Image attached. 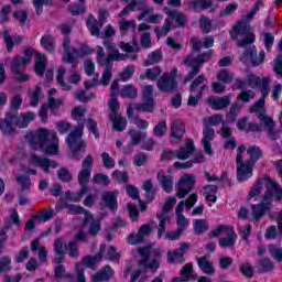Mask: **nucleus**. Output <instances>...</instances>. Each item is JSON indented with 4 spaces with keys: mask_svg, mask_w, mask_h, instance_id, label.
I'll use <instances>...</instances> for the list:
<instances>
[{
    "mask_svg": "<svg viewBox=\"0 0 282 282\" xmlns=\"http://www.w3.org/2000/svg\"><path fill=\"white\" fill-rule=\"evenodd\" d=\"M181 276H183V281H191V279H195V271H193V263H187L182 268Z\"/></svg>",
    "mask_w": 282,
    "mask_h": 282,
    "instance_id": "56",
    "label": "nucleus"
},
{
    "mask_svg": "<svg viewBox=\"0 0 282 282\" xmlns=\"http://www.w3.org/2000/svg\"><path fill=\"white\" fill-rule=\"evenodd\" d=\"M204 189L207 202H217V185H206Z\"/></svg>",
    "mask_w": 282,
    "mask_h": 282,
    "instance_id": "53",
    "label": "nucleus"
},
{
    "mask_svg": "<svg viewBox=\"0 0 282 282\" xmlns=\"http://www.w3.org/2000/svg\"><path fill=\"white\" fill-rule=\"evenodd\" d=\"M83 131H85V123H78L66 138V143L72 151L74 160H80V154L78 153H80L82 149L85 151V147H87L85 141H83Z\"/></svg>",
    "mask_w": 282,
    "mask_h": 282,
    "instance_id": "5",
    "label": "nucleus"
},
{
    "mask_svg": "<svg viewBox=\"0 0 282 282\" xmlns=\"http://www.w3.org/2000/svg\"><path fill=\"white\" fill-rule=\"evenodd\" d=\"M258 118L268 127L270 140H279L281 138V131L274 129V120L265 116V110L258 112Z\"/></svg>",
    "mask_w": 282,
    "mask_h": 282,
    "instance_id": "19",
    "label": "nucleus"
},
{
    "mask_svg": "<svg viewBox=\"0 0 282 282\" xmlns=\"http://www.w3.org/2000/svg\"><path fill=\"white\" fill-rule=\"evenodd\" d=\"M270 77H264L261 79L260 91L262 94V98L259 99L258 102L251 107V113H259L260 111H263V106L265 105V97L270 93Z\"/></svg>",
    "mask_w": 282,
    "mask_h": 282,
    "instance_id": "16",
    "label": "nucleus"
},
{
    "mask_svg": "<svg viewBox=\"0 0 282 282\" xmlns=\"http://www.w3.org/2000/svg\"><path fill=\"white\" fill-rule=\"evenodd\" d=\"M193 153H195V143L193 142V139H187L185 144L175 151V156L178 160H188Z\"/></svg>",
    "mask_w": 282,
    "mask_h": 282,
    "instance_id": "25",
    "label": "nucleus"
},
{
    "mask_svg": "<svg viewBox=\"0 0 282 282\" xmlns=\"http://www.w3.org/2000/svg\"><path fill=\"white\" fill-rule=\"evenodd\" d=\"M128 56L132 61H135L138 58V55H129V54H122L118 50H113L108 55L105 53V48L102 46H97V64L99 67H113L112 61H127Z\"/></svg>",
    "mask_w": 282,
    "mask_h": 282,
    "instance_id": "7",
    "label": "nucleus"
},
{
    "mask_svg": "<svg viewBox=\"0 0 282 282\" xmlns=\"http://www.w3.org/2000/svg\"><path fill=\"white\" fill-rule=\"evenodd\" d=\"M138 253L141 257L138 262L139 269L131 273L130 282H147L149 281V276H142V272H147V270H151V272H158L161 261L160 257H162V249L153 248V246H145L139 248Z\"/></svg>",
    "mask_w": 282,
    "mask_h": 282,
    "instance_id": "2",
    "label": "nucleus"
},
{
    "mask_svg": "<svg viewBox=\"0 0 282 282\" xmlns=\"http://www.w3.org/2000/svg\"><path fill=\"white\" fill-rule=\"evenodd\" d=\"M34 56V51L32 48H26L24 51V56H17L12 61L11 69L14 74H21L25 69V65H29Z\"/></svg>",
    "mask_w": 282,
    "mask_h": 282,
    "instance_id": "15",
    "label": "nucleus"
},
{
    "mask_svg": "<svg viewBox=\"0 0 282 282\" xmlns=\"http://www.w3.org/2000/svg\"><path fill=\"white\" fill-rule=\"evenodd\" d=\"M68 256L72 259H78V257H80V251L78 250V243H76V241H69L66 246H65Z\"/></svg>",
    "mask_w": 282,
    "mask_h": 282,
    "instance_id": "57",
    "label": "nucleus"
},
{
    "mask_svg": "<svg viewBox=\"0 0 282 282\" xmlns=\"http://www.w3.org/2000/svg\"><path fill=\"white\" fill-rule=\"evenodd\" d=\"M186 133V127L184 122L180 119H175L171 124V137L175 140H182Z\"/></svg>",
    "mask_w": 282,
    "mask_h": 282,
    "instance_id": "34",
    "label": "nucleus"
},
{
    "mask_svg": "<svg viewBox=\"0 0 282 282\" xmlns=\"http://www.w3.org/2000/svg\"><path fill=\"white\" fill-rule=\"evenodd\" d=\"M191 248L188 242L181 243L180 248L174 251H167L169 263H184V252Z\"/></svg>",
    "mask_w": 282,
    "mask_h": 282,
    "instance_id": "21",
    "label": "nucleus"
},
{
    "mask_svg": "<svg viewBox=\"0 0 282 282\" xmlns=\"http://www.w3.org/2000/svg\"><path fill=\"white\" fill-rule=\"evenodd\" d=\"M210 56H213V52L203 53L198 56L187 55L183 63L192 69L184 79V83H191L197 74H199L204 63L210 61Z\"/></svg>",
    "mask_w": 282,
    "mask_h": 282,
    "instance_id": "6",
    "label": "nucleus"
},
{
    "mask_svg": "<svg viewBox=\"0 0 282 282\" xmlns=\"http://www.w3.org/2000/svg\"><path fill=\"white\" fill-rule=\"evenodd\" d=\"M191 8L195 10V12H202V10H208L210 6H213L212 0H191L189 1Z\"/></svg>",
    "mask_w": 282,
    "mask_h": 282,
    "instance_id": "46",
    "label": "nucleus"
},
{
    "mask_svg": "<svg viewBox=\"0 0 282 282\" xmlns=\"http://www.w3.org/2000/svg\"><path fill=\"white\" fill-rule=\"evenodd\" d=\"M32 164H36V166H41L44 173H50V169H57L58 163L56 161H52L50 159L41 158L36 154L31 155Z\"/></svg>",
    "mask_w": 282,
    "mask_h": 282,
    "instance_id": "24",
    "label": "nucleus"
},
{
    "mask_svg": "<svg viewBox=\"0 0 282 282\" xmlns=\"http://www.w3.org/2000/svg\"><path fill=\"white\" fill-rule=\"evenodd\" d=\"M208 230V223L206 219H197L194 223V231L196 235H202V232H206Z\"/></svg>",
    "mask_w": 282,
    "mask_h": 282,
    "instance_id": "61",
    "label": "nucleus"
},
{
    "mask_svg": "<svg viewBox=\"0 0 282 282\" xmlns=\"http://www.w3.org/2000/svg\"><path fill=\"white\" fill-rule=\"evenodd\" d=\"M36 118V115L34 112H24L20 115V118L17 119V112H15V126L19 127L20 129H25L32 120Z\"/></svg>",
    "mask_w": 282,
    "mask_h": 282,
    "instance_id": "41",
    "label": "nucleus"
},
{
    "mask_svg": "<svg viewBox=\"0 0 282 282\" xmlns=\"http://www.w3.org/2000/svg\"><path fill=\"white\" fill-rule=\"evenodd\" d=\"M105 250H107V245H101L97 254L84 257L83 265H86V268H91V270H96V263H100V261H102Z\"/></svg>",
    "mask_w": 282,
    "mask_h": 282,
    "instance_id": "26",
    "label": "nucleus"
},
{
    "mask_svg": "<svg viewBox=\"0 0 282 282\" xmlns=\"http://www.w3.org/2000/svg\"><path fill=\"white\" fill-rule=\"evenodd\" d=\"M109 119L116 131H124V129H127V118L120 115H115V117H109Z\"/></svg>",
    "mask_w": 282,
    "mask_h": 282,
    "instance_id": "44",
    "label": "nucleus"
},
{
    "mask_svg": "<svg viewBox=\"0 0 282 282\" xmlns=\"http://www.w3.org/2000/svg\"><path fill=\"white\" fill-rule=\"evenodd\" d=\"M62 46L65 52V56L63 57L64 63H74V56H77L78 52H76V48L72 47V40L65 37Z\"/></svg>",
    "mask_w": 282,
    "mask_h": 282,
    "instance_id": "33",
    "label": "nucleus"
},
{
    "mask_svg": "<svg viewBox=\"0 0 282 282\" xmlns=\"http://www.w3.org/2000/svg\"><path fill=\"white\" fill-rule=\"evenodd\" d=\"M209 237H223L219 240L220 248H232L237 243L235 229L225 225H219L215 230L209 232Z\"/></svg>",
    "mask_w": 282,
    "mask_h": 282,
    "instance_id": "9",
    "label": "nucleus"
},
{
    "mask_svg": "<svg viewBox=\"0 0 282 282\" xmlns=\"http://www.w3.org/2000/svg\"><path fill=\"white\" fill-rule=\"evenodd\" d=\"M206 82V77L204 75H199L189 86V94H195L198 96H204V91L208 89L204 83Z\"/></svg>",
    "mask_w": 282,
    "mask_h": 282,
    "instance_id": "31",
    "label": "nucleus"
},
{
    "mask_svg": "<svg viewBox=\"0 0 282 282\" xmlns=\"http://www.w3.org/2000/svg\"><path fill=\"white\" fill-rule=\"evenodd\" d=\"M269 254H271V257L273 259H275V261H279V263H281L282 261V249L274 246V245H270L269 246Z\"/></svg>",
    "mask_w": 282,
    "mask_h": 282,
    "instance_id": "64",
    "label": "nucleus"
},
{
    "mask_svg": "<svg viewBox=\"0 0 282 282\" xmlns=\"http://www.w3.org/2000/svg\"><path fill=\"white\" fill-rule=\"evenodd\" d=\"M76 52L77 55H73V62H70V65L74 68L78 66V62H76V58H80V56H87L88 54H91L94 51L87 45H82L79 50L76 48Z\"/></svg>",
    "mask_w": 282,
    "mask_h": 282,
    "instance_id": "50",
    "label": "nucleus"
},
{
    "mask_svg": "<svg viewBox=\"0 0 282 282\" xmlns=\"http://www.w3.org/2000/svg\"><path fill=\"white\" fill-rule=\"evenodd\" d=\"M134 109L138 113L148 112L153 113V109H155V101H145L142 104H135Z\"/></svg>",
    "mask_w": 282,
    "mask_h": 282,
    "instance_id": "51",
    "label": "nucleus"
},
{
    "mask_svg": "<svg viewBox=\"0 0 282 282\" xmlns=\"http://www.w3.org/2000/svg\"><path fill=\"white\" fill-rule=\"evenodd\" d=\"M164 12L167 14V19H174L177 28H184V25H186V17L184 15V13L176 10H171L169 8H165Z\"/></svg>",
    "mask_w": 282,
    "mask_h": 282,
    "instance_id": "36",
    "label": "nucleus"
},
{
    "mask_svg": "<svg viewBox=\"0 0 282 282\" xmlns=\"http://www.w3.org/2000/svg\"><path fill=\"white\" fill-rule=\"evenodd\" d=\"M265 58V52L261 51L257 56V46L252 45L246 48L245 53L240 57V62L245 65L251 63L253 67H259Z\"/></svg>",
    "mask_w": 282,
    "mask_h": 282,
    "instance_id": "11",
    "label": "nucleus"
},
{
    "mask_svg": "<svg viewBox=\"0 0 282 282\" xmlns=\"http://www.w3.org/2000/svg\"><path fill=\"white\" fill-rule=\"evenodd\" d=\"M166 131H169V127L166 126V120H161L153 129V135L156 138H164L166 135Z\"/></svg>",
    "mask_w": 282,
    "mask_h": 282,
    "instance_id": "55",
    "label": "nucleus"
},
{
    "mask_svg": "<svg viewBox=\"0 0 282 282\" xmlns=\"http://www.w3.org/2000/svg\"><path fill=\"white\" fill-rule=\"evenodd\" d=\"M112 69L113 67L105 68L101 75V79L99 74H95L91 82L84 83L85 89L89 90L91 87H98V85H104V87H107L111 82V78H113Z\"/></svg>",
    "mask_w": 282,
    "mask_h": 282,
    "instance_id": "13",
    "label": "nucleus"
},
{
    "mask_svg": "<svg viewBox=\"0 0 282 282\" xmlns=\"http://www.w3.org/2000/svg\"><path fill=\"white\" fill-rule=\"evenodd\" d=\"M158 88L161 91H175L177 89V82L169 78V73H164L158 80Z\"/></svg>",
    "mask_w": 282,
    "mask_h": 282,
    "instance_id": "27",
    "label": "nucleus"
},
{
    "mask_svg": "<svg viewBox=\"0 0 282 282\" xmlns=\"http://www.w3.org/2000/svg\"><path fill=\"white\" fill-rule=\"evenodd\" d=\"M84 226H89L88 235L90 237H96L100 230H102V226L100 225V220L94 218V215L90 213H86V216H84L83 219Z\"/></svg>",
    "mask_w": 282,
    "mask_h": 282,
    "instance_id": "20",
    "label": "nucleus"
},
{
    "mask_svg": "<svg viewBox=\"0 0 282 282\" xmlns=\"http://www.w3.org/2000/svg\"><path fill=\"white\" fill-rule=\"evenodd\" d=\"M40 43L46 52L53 53L56 47V41H54V37L50 34L43 35Z\"/></svg>",
    "mask_w": 282,
    "mask_h": 282,
    "instance_id": "45",
    "label": "nucleus"
},
{
    "mask_svg": "<svg viewBox=\"0 0 282 282\" xmlns=\"http://www.w3.org/2000/svg\"><path fill=\"white\" fill-rule=\"evenodd\" d=\"M111 276H113V269H111L109 265H106L104 269L93 275V282L109 281Z\"/></svg>",
    "mask_w": 282,
    "mask_h": 282,
    "instance_id": "40",
    "label": "nucleus"
},
{
    "mask_svg": "<svg viewBox=\"0 0 282 282\" xmlns=\"http://www.w3.org/2000/svg\"><path fill=\"white\" fill-rule=\"evenodd\" d=\"M94 184H104V186H109L111 184V180L107 174L98 173L93 176Z\"/></svg>",
    "mask_w": 282,
    "mask_h": 282,
    "instance_id": "62",
    "label": "nucleus"
},
{
    "mask_svg": "<svg viewBox=\"0 0 282 282\" xmlns=\"http://www.w3.org/2000/svg\"><path fill=\"white\" fill-rule=\"evenodd\" d=\"M55 264H57L55 268L56 279H72V274L67 273V271L65 270V265H63V262Z\"/></svg>",
    "mask_w": 282,
    "mask_h": 282,
    "instance_id": "60",
    "label": "nucleus"
},
{
    "mask_svg": "<svg viewBox=\"0 0 282 282\" xmlns=\"http://www.w3.org/2000/svg\"><path fill=\"white\" fill-rule=\"evenodd\" d=\"M162 74V68L160 66H155L153 68H148L145 74L140 75L141 80L148 78V80H158V76Z\"/></svg>",
    "mask_w": 282,
    "mask_h": 282,
    "instance_id": "48",
    "label": "nucleus"
},
{
    "mask_svg": "<svg viewBox=\"0 0 282 282\" xmlns=\"http://www.w3.org/2000/svg\"><path fill=\"white\" fill-rule=\"evenodd\" d=\"M128 133L130 135L131 142L126 148H123V153L126 155L132 153L133 147H138L139 142H142V140L147 139V132H142L140 130L131 129L128 131Z\"/></svg>",
    "mask_w": 282,
    "mask_h": 282,
    "instance_id": "18",
    "label": "nucleus"
},
{
    "mask_svg": "<svg viewBox=\"0 0 282 282\" xmlns=\"http://www.w3.org/2000/svg\"><path fill=\"white\" fill-rule=\"evenodd\" d=\"M273 268L274 264L270 258H263L258 262L259 272H270Z\"/></svg>",
    "mask_w": 282,
    "mask_h": 282,
    "instance_id": "59",
    "label": "nucleus"
},
{
    "mask_svg": "<svg viewBox=\"0 0 282 282\" xmlns=\"http://www.w3.org/2000/svg\"><path fill=\"white\" fill-rule=\"evenodd\" d=\"M86 25L93 36H100V30H102L104 25L102 22H99L94 15H90L86 21Z\"/></svg>",
    "mask_w": 282,
    "mask_h": 282,
    "instance_id": "39",
    "label": "nucleus"
},
{
    "mask_svg": "<svg viewBox=\"0 0 282 282\" xmlns=\"http://www.w3.org/2000/svg\"><path fill=\"white\" fill-rule=\"evenodd\" d=\"M14 127H17V111L8 112L4 119L0 120V131L4 135H12Z\"/></svg>",
    "mask_w": 282,
    "mask_h": 282,
    "instance_id": "17",
    "label": "nucleus"
},
{
    "mask_svg": "<svg viewBox=\"0 0 282 282\" xmlns=\"http://www.w3.org/2000/svg\"><path fill=\"white\" fill-rule=\"evenodd\" d=\"M247 153L250 156L251 162H258L259 158L263 155L261 148L253 145L247 149Z\"/></svg>",
    "mask_w": 282,
    "mask_h": 282,
    "instance_id": "58",
    "label": "nucleus"
},
{
    "mask_svg": "<svg viewBox=\"0 0 282 282\" xmlns=\"http://www.w3.org/2000/svg\"><path fill=\"white\" fill-rule=\"evenodd\" d=\"M120 96L121 98H130V100H133L138 98V88L131 84L124 85L120 90Z\"/></svg>",
    "mask_w": 282,
    "mask_h": 282,
    "instance_id": "42",
    "label": "nucleus"
},
{
    "mask_svg": "<svg viewBox=\"0 0 282 282\" xmlns=\"http://www.w3.org/2000/svg\"><path fill=\"white\" fill-rule=\"evenodd\" d=\"M176 186V197H178V199H184V197L193 191V186H195V176L193 174L182 175Z\"/></svg>",
    "mask_w": 282,
    "mask_h": 282,
    "instance_id": "12",
    "label": "nucleus"
},
{
    "mask_svg": "<svg viewBox=\"0 0 282 282\" xmlns=\"http://www.w3.org/2000/svg\"><path fill=\"white\" fill-rule=\"evenodd\" d=\"M155 32H156V36L159 37L165 36L166 34H169V32H171V20L166 19L163 26L155 28Z\"/></svg>",
    "mask_w": 282,
    "mask_h": 282,
    "instance_id": "63",
    "label": "nucleus"
},
{
    "mask_svg": "<svg viewBox=\"0 0 282 282\" xmlns=\"http://www.w3.org/2000/svg\"><path fill=\"white\" fill-rule=\"evenodd\" d=\"M196 261L199 270H202L204 274H208V276H213V274H215V267H213V262L208 256L196 258Z\"/></svg>",
    "mask_w": 282,
    "mask_h": 282,
    "instance_id": "32",
    "label": "nucleus"
},
{
    "mask_svg": "<svg viewBox=\"0 0 282 282\" xmlns=\"http://www.w3.org/2000/svg\"><path fill=\"white\" fill-rule=\"evenodd\" d=\"M261 195V203L251 205V215L256 221L262 219V217L272 210V202H281L282 188L276 181L270 177L259 178L253 188L249 192V199L252 197H259Z\"/></svg>",
    "mask_w": 282,
    "mask_h": 282,
    "instance_id": "1",
    "label": "nucleus"
},
{
    "mask_svg": "<svg viewBox=\"0 0 282 282\" xmlns=\"http://www.w3.org/2000/svg\"><path fill=\"white\" fill-rule=\"evenodd\" d=\"M118 191L115 192H105L101 195V202L108 206L112 213H116L118 210Z\"/></svg>",
    "mask_w": 282,
    "mask_h": 282,
    "instance_id": "30",
    "label": "nucleus"
},
{
    "mask_svg": "<svg viewBox=\"0 0 282 282\" xmlns=\"http://www.w3.org/2000/svg\"><path fill=\"white\" fill-rule=\"evenodd\" d=\"M217 78L220 83H225V85H230V83H232V80H235V74H232L226 69H221L218 72Z\"/></svg>",
    "mask_w": 282,
    "mask_h": 282,
    "instance_id": "54",
    "label": "nucleus"
},
{
    "mask_svg": "<svg viewBox=\"0 0 282 282\" xmlns=\"http://www.w3.org/2000/svg\"><path fill=\"white\" fill-rule=\"evenodd\" d=\"M87 191H89V188L87 187H80L79 192L72 194V192H65V197L66 199H68V202H80V199H83V197H85V195H87Z\"/></svg>",
    "mask_w": 282,
    "mask_h": 282,
    "instance_id": "49",
    "label": "nucleus"
},
{
    "mask_svg": "<svg viewBox=\"0 0 282 282\" xmlns=\"http://www.w3.org/2000/svg\"><path fill=\"white\" fill-rule=\"evenodd\" d=\"M156 219H159V225H158V237L159 239H162V235L166 232V224L171 221V218L169 217V214L165 213H158L156 214Z\"/></svg>",
    "mask_w": 282,
    "mask_h": 282,
    "instance_id": "38",
    "label": "nucleus"
},
{
    "mask_svg": "<svg viewBox=\"0 0 282 282\" xmlns=\"http://www.w3.org/2000/svg\"><path fill=\"white\" fill-rule=\"evenodd\" d=\"M243 153H246V145H240L237 149L236 166H237V180L238 182H246L250 180L252 175V163L251 161L243 162Z\"/></svg>",
    "mask_w": 282,
    "mask_h": 282,
    "instance_id": "8",
    "label": "nucleus"
},
{
    "mask_svg": "<svg viewBox=\"0 0 282 282\" xmlns=\"http://www.w3.org/2000/svg\"><path fill=\"white\" fill-rule=\"evenodd\" d=\"M156 180L165 193L173 192V176L166 175V172L160 170L158 172Z\"/></svg>",
    "mask_w": 282,
    "mask_h": 282,
    "instance_id": "29",
    "label": "nucleus"
},
{
    "mask_svg": "<svg viewBox=\"0 0 282 282\" xmlns=\"http://www.w3.org/2000/svg\"><path fill=\"white\" fill-rule=\"evenodd\" d=\"M232 41H237L238 47H248L252 45L254 41V33L252 32V26L246 21H239L231 32Z\"/></svg>",
    "mask_w": 282,
    "mask_h": 282,
    "instance_id": "4",
    "label": "nucleus"
},
{
    "mask_svg": "<svg viewBox=\"0 0 282 282\" xmlns=\"http://www.w3.org/2000/svg\"><path fill=\"white\" fill-rule=\"evenodd\" d=\"M207 105H209L210 109L215 111H221L228 107H230V96L223 97H209L207 99Z\"/></svg>",
    "mask_w": 282,
    "mask_h": 282,
    "instance_id": "23",
    "label": "nucleus"
},
{
    "mask_svg": "<svg viewBox=\"0 0 282 282\" xmlns=\"http://www.w3.org/2000/svg\"><path fill=\"white\" fill-rule=\"evenodd\" d=\"M151 232H153V228H151V225L144 224L138 229L137 232L130 234L128 236V242L131 246L144 243L148 237L151 235Z\"/></svg>",
    "mask_w": 282,
    "mask_h": 282,
    "instance_id": "14",
    "label": "nucleus"
},
{
    "mask_svg": "<svg viewBox=\"0 0 282 282\" xmlns=\"http://www.w3.org/2000/svg\"><path fill=\"white\" fill-rule=\"evenodd\" d=\"M206 162V156H204V153L198 152L194 155V158L187 162H175L174 166L175 169H193L194 164H202Z\"/></svg>",
    "mask_w": 282,
    "mask_h": 282,
    "instance_id": "35",
    "label": "nucleus"
},
{
    "mask_svg": "<svg viewBox=\"0 0 282 282\" xmlns=\"http://www.w3.org/2000/svg\"><path fill=\"white\" fill-rule=\"evenodd\" d=\"M215 140V129L205 126L203 129L202 144L207 155H213V145L210 142Z\"/></svg>",
    "mask_w": 282,
    "mask_h": 282,
    "instance_id": "22",
    "label": "nucleus"
},
{
    "mask_svg": "<svg viewBox=\"0 0 282 282\" xmlns=\"http://www.w3.org/2000/svg\"><path fill=\"white\" fill-rule=\"evenodd\" d=\"M26 140L33 151H42L44 155H58V137L56 131L39 129L26 134Z\"/></svg>",
    "mask_w": 282,
    "mask_h": 282,
    "instance_id": "3",
    "label": "nucleus"
},
{
    "mask_svg": "<svg viewBox=\"0 0 282 282\" xmlns=\"http://www.w3.org/2000/svg\"><path fill=\"white\" fill-rule=\"evenodd\" d=\"M162 58L163 55L161 50L153 51L148 55V58L144 61V66L149 67L150 65H156V63H160Z\"/></svg>",
    "mask_w": 282,
    "mask_h": 282,
    "instance_id": "47",
    "label": "nucleus"
},
{
    "mask_svg": "<svg viewBox=\"0 0 282 282\" xmlns=\"http://www.w3.org/2000/svg\"><path fill=\"white\" fill-rule=\"evenodd\" d=\"M64 208L67 209L68 215H84L86 217V213H91L87 212L85 208L78 205H72V204H64Z\"/></svg>",
    "mask_w": 282,
    "mask_h": 282,
    "instance_id": "52",
    "label": "nucleus"
},
{
    "mask_svg": "<svg viewBox=\"0 0 282 282\" xmlns=\"http://www.w3.org/2000/svg\"><path fill=\"white\" fill-rule=\"evenodd\" d=\"M24 41L23 35H11L9 31H4V43L7 45L8 52H12L14 45H21V42Z\"/></svg>",
    "mask_w": 282,
    "mask_h": 282,
    "instance_id": "37",
    "label": "nucleus"
},
{
    "mask_svg": "<svg viewBox=\"0 0 282 282\" xmlns=\"http://www.w3.org/2000/svg\"><path fill=\"white\" fill-rule=\"evenodd\" d=\"M53 250L55 252L53 263H63L65 261V242H63V238L54 240Z\"/></svg>",
    "mask_w": 282,
    "mask_h": 282,
    "instance_id": "28",
    "label": "nucleus"
},
{
    "mask_svg": "<svg viewBox=\"0 0 282 282\" xmlns=\"http://www.w3.org/2000/svg\"><path fill=\"white\" fill-rule=\"evenodd\" d=\"M91 169H94V156L87 155L82 163V171H79L77 180L82 188H87L89 180H91Z\"/></svg>",
    "mask_w": 282,
    "mask_h": 282,
    "instance_id": "10",
    "label": "nucleus"
},
{
    "mask_svg": "<svg viewBox=\"0 0 282 282\" xmlns=\"http://www.w3.org/2000/svg\"><path fill=\"white\" fill-rule=\"evenodd\" d=\"M46 63H47V57L45 55L36 53L35 72L41 77L43 76V74L45 73V69L47 67Z\"/></svg>",
    "mask_w": 282,
    "mask_h": 282,
    "instance_id": "43",
    "label": "nucleus"
}]
</instances>
